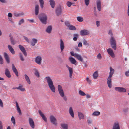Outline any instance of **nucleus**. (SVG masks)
<instances>
[{
  "mask_svg": "<svg viewBox=\"0 0 129 129\" xmlns=\"http://www.w3.org/2000/svg\"><path fill=\"white\" fill-rule=\"evenodd\" d=\"M39 7L38 5H36L35 6V15L37 16L39 13Z\"/></svg>",
  "mask_w": 129,
  "mask_h": 129,
  "instance_id": "16",
  "label": "nucleus"
},
{
  "mask_svg": "<svg viewBox=\"0 0 129 129\" xmlns=\"http://www.w3.org/2000/svg\"><path fill=\"white\" fill-rule=\"evenodd\" d=\"M9 36L10 37V39L12 45H14L16 44V42L14 38L11 35H9Z\"/></svg>",
  "mask_w": 129,
  "mask_h": 129,
  "instance_id": "17",
  "label": "nucleus"
},
{
  "mask_svg": "<svg viewBox=\"0 0 129 129\" xmlns=\"http://www.w3.org/2000/svg\"><path fill=\"white\" fill-rule=\"evenodd\" d=\"M69 29L70 30H75L76 29V28L73 25H70L69 26Z\"/></svg>",
  "mask_w": 129,
  "mask_h": 129,
  "instance_id": "43",
  "label": "nucleus"
},
{
  "mask_svg": "<svg viewBox=\"0 0 129 129\" xmlns=\"http://www.w3.org/2000/svg\"><path fill=\"white\" fill-rule=\"evenodd\" d=\"M110 72H109L110 77L111 76H112L114 73V70L111 67H110Z\"/></svg>",
  "mask_w": 129,
  "mask_h": 129,
  "instance_id": "32",
  "label": "nucleus"
},
{
  "mask_svg": "<svg viewBox=\"0 0 129 129\" xmlns=\"http://www.w3.org/2000/svg\"><path fill=\"white\" fill-rule=\"evenodd\" d=\"M61 97L66 102L67 101V97L66 96L64 95L63 97Z\"/></svg>",
  "mask_w": 129,
  "mask_h": 129,
  "instance_id": "55",
  "label": "nucleus"
},
{
  "mask_svg": "<svg viewBox=\"0 0 129 129\" xmlns=\"http://www.w3.org/2000/svg\"><path fill=\"white\" fill-rule=\"evenodd\" d=\"M72 4V3L68 1L67 3V5L68 7H71Z\"/></svg>",
  "mask_w": 129,
  "mask_h": 129,
  "instance_id": "53",
  "label": "nucleus"
},
{
  "mask_svg": "<svg viewBox=\"0 0 129 129\" xmlns=\"http://www.w3.org/2000/svg\"><path fill=\"white\" fill-rule=\"evenodd\" d=\"M50 4L52 8H54L55 5V3L54 0H49Z\"/></svg>",
  "mask_w": 129,
  "mask_h": 129,
  "instance_id": "25",
  "label": "nucleus"
},
{
  "mask_svg": "<svg viewBox=\"0 0 129 129\" xmlns=\"http://www.w3.org/2000/svg\"><path fill=\"white\" fill-rule=\"evenodd\" d=\"M108 34L110 35L111 38L110 41L111 47L114 50H116L117 48L116 41L113 37V35L111 30H110L109 31Z\"/></svg>",
  "mask_w": 129,
  "mask_h": 129,
  "instance_id": "2",
  "label": "nucleus"
},
{
  "mask_svg": "<svg viewBox=\"0 0 129 129\" xmlns=\"http://www.w3.org/2000/svg\"><path fill=\"white\" fill-rule=\"evenodd\" d=\"M12 70L16 69L14 64H12Z\"/></svg>",
  "mask_w": 129,
  "mask_h": 129,
  "instance_id": "60",
  "label": "nucleus"
},
{
  "mask_svg": "<svg viewBox=\"0 0 129 129\" xmlns=\"http://www.w3.org/2000/svg\"><path fill=\"white\" fill-rule=\"evenodd\" d=\"M69 72V76L70 78H71L72 75L73 71V69L72 68H70L68 69Z\"/></svg>",
  "mask_w": 129,
  "mask_h": 129,
  "instance_id": "36",
  "label": "nucleus"
},
{
  "mask_svg": "<svg viewBox=\"0 0 129 129\" xmlns=\"http://www.w3.org/2000/svg\"><path fill=\"white\" fill-rule=\"evenodd\" d=\"M79 94L82 96H84L86 95L81 90H80L79 91Z\"/></svg>",
  "mask_w": 129,
  "mask_h": 129,
  "instance_id": "45",
  "label": "nucleus"
},
{
  "mask_svg": "<svg viewBox=\"0 0 129 129\" xmlns=\"http://www.w3.org/2000/svg\"><path fill=\"white\" fill-rule=\"evenodd\" d=\"M8 48L9 51L12 54H15L14 50L11 45H8Z\"/></svg>",
  "mask_w": 129,
  "mask_h": 129,
  "instance_id": "23",
  "label": "nucleus"
},
{
  "mask_svg": "<svg viewBox=\"0 0 129 129\" xmlns=\"http://www.w3.org/2000/svg\"><path fill=\"white\" fill-rule=\"evenodd\" d=\"M69 60L70 62L73 64H75L76 62L75 59L72 57H69Z\"/></svg>",
  "mask_w": 129,
  "mask_h": 129,
  "instance_id": "31",
  "label": "nucleus"
},
{
  "mask_svg": "<svg viewBox=\"0 0 129 129\" xmlns=\"http://www.w3.org/2000/svg\"><path fill=\"white\" fill-rule=\"evenodd\" d=\"M13 72L15 73V74L17 76H18V74L17 69L14 70H13Z\"/></svg>",
  "mask_w": 129,
  "mask_h": 129,
  "instance_id": "52",
  "label": "nucleus"
},
{
  "mask_svg": "<svg viewBox=\"0 0 129 129\" xmlns=\"http://www.w3.org/2000/svg\"><path fill=\"white\" fill-rule=\"evenodd\" d=\"M47 81L48 86L51 91L53 92H55V88L51 77L49 76H47L45 78Z\"/></svg>",
  "mask_w": 129,
  "mask_h": 129,
  "instance_id": "1",
  "label": "nucleus"
},
{
  "mask_svg": "<svg viewBox=\"0 0 129 129\" xmlns=\"http://www.w3.org/2000/svg\"><path fill=\"white\" fill-rule=\"evenodd\" d=\"M25 78L27 82L29 84H30V80L28 76L26 74L24 75Z\"/></svg>",
  "mask_w": 129,
  "mask_h": 129,
  "instance_id": "30",
  "label": "nucleus"
},
{
  "mask_svg": "<svg viewBox=\"0 0 129 129\" xmlns=\"http://www.w3.org/2000/svg\"><path fill=\"white\" fill-rule=\"evenodd\" d=\"M96 24L97 27H99L100 25V22L98 21L96 22Z\"/></svg>",
  "mask_w": 129,
  "mask_h": 129,
  "instance_id": "63",
  "label": "nucleus"
},
{
  "mask_svg": "<svg viewBox=\"0 0 129 129\" xmlns=\"http://www.w3.org/2000/svg\"><path fill=\"white\" fill-rule=\"evenodd\" d=\"M0 129H3L2 123L1 120H0Z\"/></svg>",
  "mask_w": 129,
  "mask_h": 129,
  "instance_id": "61",
  "label": "nucleus"
},
{
  "mask_svg": "<svg viewBox=\"0 0 129 129\" xmlns=\"http://www.w3.org/2000/svg\"><path fill=\"white\" fill-rule=\"evenodd\" d=\"M50 119L51 122L53 124L55 125H57V119L54 116L52 115H51Z\"/></svg>",
  "mask_w": 129,
  "mask_h": 129,
  "instance_id": "7",
  "label": "nucleus"
},
{
  "mask_svg": "<svg viewBox=\"0 0 129 129\" xmlns=\"http://www.w3.org/2000/svg\"><path fill=\"white\" fill-rule=\"evenodd\" d=\"M107 51L109 54L112 57H114V53L112 50L111 48L108 49L107 50Z\"/></svg>",
  "mask_w": 129,
  "mask_h": 129,
  "instance_id": "14",
  "label": "nucleus"
},
{
  "mask_svg": "<svg viewBox=\"0 0 129 129\" xmlns=\"http://www.w3.org/2000/svg\"><path fill=\"white\" fill-rule=\"evenodd\" d=\"M80 33L81 36H83L89 34V33L88 30L84 29L81 30L80 32Z\"/></svg>",
  "mask_w": 129,
  "mask_h": 129,
  "instance_id": "15",
  "label": "nucleus"
},
{
  "mask_svg": "<svg viewBox=\"0 0 129 129\" xmlns=\"http://www.w3.org/2000/svg\"><path fill=\"white\" fill-rule=\"evenodd\" d=\"M35 71V74L38 77H39L40 76L39 73L37 69L35 68L34 69Z\"/></svg>",
  "mask_w": 129,
  "mask_h": 129,
  "instance_id": "37",
  "label": "nucleus"
},
{
  "mask_svg": "<svg viewBox=\"0 0 129 129\" xmlns=\"http://www.w3.org/2000/svg\"><path fill=\"white\" fill-rule=\"evenodd\" d=\"M96 3L98 10L100 11L101 10L102 4L101 0H96Z\"/></svg>",
  "mask_w": 129,
  "mask_h": 129,
  "instance_id": "9",
  "label": "nucleus"
},
{
  "mask_svg": "<svg viewBox=\"0 0 129 129\" xmlns=\"http://www.w3.org/2000/svg\"><path fill=\"white\" fill-rule=\"evenodd\" d=\"M125 75L127 76H129V70L125 72Z\"/></svg>",
  "mask_w": 129,
  "mask_h": 129,
  "instance_id": "64",
  "label": "nucleus"
},
{
  "mask_svg": "<svg viewBox=\"0 0 129 129\" xmlns=\"http://www.w3.org/2000/svg\"><path fill=\"white\" fill-rule=\"evenodd\" d=\"M115 90L119 92H126V89L123 87H116L115 88Z\"/></svg>",
  "mask_w": 129,
  "mask_h": 129,
  "instance_id": "11",
  "label": "nucleus"
},
{
  "mask_svg": "<svg viewBox=\"0 0 129 129\" xmlns=\"http://www.w3.org/2000/svg\"><path fill=\"white\" fill-rule=\"evenodd\" d=\"M87 121L89 124H91L92 123V119L90 117H88Z\"/></svg>",
  "mask_w": 129,
  "mask_h": 129,
  "instance_id": "41",
  "label": "nucleus"
},
{
  "mask_svg": "<svg viewBox=\"0 0 129 129\" xmlns=\"http://www.w3.org/2000/svg\"><path fill=\"white\" fill-rule=\"evenodd\" d=\"M64 47V43L61 39L60 40V48L62 52Z\"/></svg>",
  "mask_w": 129,
  "mask_h": 129,
  "instance_id": "26",
  "label": "nucleus"
},
{
  "mask_svg": "<svg viewBox=\"0 0 129 129\" xmlns=\"http://www.w3.org/2000/svg\"><path fill=\"white\" fill-rule=\"evenodd\" d=\"M84 2L85 5L88 6L90 3V0H84Z\"/></svg>",
  "mask_w": 129,
  "mask_h": 129,
  "instance_id": "47",
  "label": "nucleus"
},
{
  "mask_svg": "<svg viewBox=\"0 0 129 129\" xmlns=\"http://www.w3.org/2000/svg\"><path fill=\"white\" fill-rule=\"evenodd\" d=\"M69 113L70 115L72 118L74 117V111L72 107H70L69 110Z\"/></svg>",
  "mask_w": 129,
  "mask_h": 129,
  "instance_id": "24",
  "label": "nucleus"
},
{
  "mask_svg": "<svg viewBox=\"0 0 129 129\" xmlns=\"http://www.w3.org/2000/svg\"><path fill=\"white\" fill-rule=\"evenodd\" d=\"M4 57L8 63H10V59L8 55L6 53H4Z\"/></svg>",
  "mask_w": 129,
  "mask_h": 129,
  "instance_id": "19",
  "label": "nucleus"
},
{
  "mask_svg": "<svg viewBox=\"0 0 129 129\" xmlns=\"http://www.w3.org/2000/svg\"><path fill=\"white\" fill-rule=\"evenodd\" d=\"M23 37L25 41L27 42L28 43H29L30 42L29 40L28 39L27 37H26L23 36Z\"/></svg>",
  "mask_w": 129,
  "mask_h": 129,
  "instance_id": "50",
  "label": "nucleus"
},
{
  "mask_svg": "<svg viewBox=\"0 0 129 129\" xmlns=\"http://www.w3.org/2000/svg\"><path fill=\"white\" fill-rule=\"evenodd\" d=\"M19 57L21 60L22 61H23L24 60V59L23 57V55L21 53H20L19 54Z\"/></svg>",
  "mask_w": 129,
  "mask_h": 129,
  "instance_id": "42",
  "label": "nucleus"
},
{
  "mask_svg": "<svg viewBox=\"0 0 129 129\" xmlns=\"http://www.w3.org/2000/svg\"><path fill=\"white\" fill-rule=\"evenodd\" d=\"M5 74L6 76L8 78L11 77L10 72L8 69H6L5 70Z\"/></svg>",
  "mask_w": 129,
  "mask_h": 129,
  "instance_id": "21",
  "label": "nucleus"
},
{
  "mask_svg": "<svg viewBox=\"0 0 129 129\" xmlns=\"http://www.w3.org/2000/svg\"><path fill=\"white\" fill-rule=\"evenodd\" d=\"M100 114V112L98 111H95L92 114V116H97Z\"/></svg>",
  "mask_w": 129,
  "mask_h": 129,
  "instance_id": "39",
  "label": "nucleus"
},
{
  "mask_svg": "<svg viewBox=\"0 0 129 129\" xmlns=\"http://www.w3.org/2000/svg\"><path fill=\"white\" fill-rule=\"evenodd\" d=\"M11 120L12 122L13 123V124L15 125V122L14 117L12 116L11 119Z\"/></svg>",
  "mask_w": 129,
  "mask_h": 129,
  "instance_id": "46",
  "label": "nucleus"
},
{
  "mask_svg": "<svg viewBox=\"0 0 129 129\" xmlns=\"http://www.w3.org/2000/svg\"><path fill=\"white\" fill-rule=\"evenodd\" d=\"M83 44L85 46L87 45L88 46L89 45V43H88L87 41L85 39H84L83 40Z\"/></svg>",
  "mask_w": 129,
  "mask_h": 129,
  "instance_id": "44",
  "label": "nucleus"
},
{
  "mask_svg": "<svg viewBox=\"0 0 129 129\" xmlns=\"http://www.w3.org/2000/svg\"><path fill=\"white\" fill-rule=\"evenodd\" d=\"M112 129H120L119 124L118 121L114 123Z\"/></svg>",
  "mask_w": 129,
  "mask_h": 129,
  "instance_id": "13",
  "label": "nucleus"
},
{
  "mask_svg": "<svg viewBox=\"0 0 129 129\" xmlns=\"http://www.w3.org/2000/svg\"><path fill=\"white\" fill-rule=\"evenodd\" d=\"M8 19H9V21L11 23H14V22L12 20L11 17H9L8 18Z\"/></svg>",
  "mask_w": 129,
  "mask_h": 129,
  "instance_id": "57",
  "label": "nucleus"
},
{
  "mask_svg": "<svg viewBox=\"0 0 129 129\" xmlns=\"http://www.w3.org/2000/svg\"><path fill=\"white\" fill-rule=\"evenodd\" d=\"M55 12L56 15L59 16L62 13V9L61 7L59 6L57 7L55 9Z\"/></svg>",
  "mask_w": 129,
  "mask_h": 129,
  "instance_id": "6",
  "label": "nucleus"
},
{
  "mask_svg": "<svg viewBox=\"0 0 129 129\" xmlns=\"http://www.w3.org/2000/svg\"><path fill=\"white\" fill-rule=\"evenodd\" d=\"M38 17L42 23L45 24H47V17L46 14L44 13H42L39 15Z\"/></svg>",
  "mask_w": 129,
  "mask_h": 129,
  "instance_id": "3",
  "label": "nucleus"
},
{
  "mask_svg": "<svg viewBox=\"0 0 129 129\" xmlns=\"http://www.w3.org/2000/svg\"><path fill=\"white\" fill-rule=\"evenodd\" d=\"M42 60V57L40 55L37 56L35 58V63L39 65H40L41 64Z\"/></svg>",
  "mask_w": 129,
  "mask_h": 129,
  "instance_id": "5",
  "label": "nucleus"
},
{
  "mask_svg": "<svg viewBox=\"0 0 129 129\" xmlns=\"http://www.w3.org/2000/svg\"><path fill=\"white\" fill-rule=\"evenodd\" d=\"M74 38H73V40L74 41H76L79 37V35L77 34H75L73 35Z\"/></svg>",
  "mask_w": 129,
  "mask_h": 129,
  "instance_id": "33",
  "label": "nucleus"
},
{
  "mask_svg": "<svg viewBox=\"0 0 129 129\" xmlns=\"http://www.w3.org/2000/svg\"><path fill=\"white\" fill-rule=\"evenodd\" d=\"M18 89L20 90L21 91H24L25 90L24 88H23L22 86H20L18 87Z\"/></svg>",
  "mask_w": 129,
  "mask_h": 129,
  "instance_id": "49",
  "label": "nucleus"
},
{
  "mask_svg": "<svg viewBox=\"0 0 129 129\" xmlns=\"http://www.w3.org/2000/svg\"><path fill=\"white\" fill-rule=\"evenodd\" d=\"M40 7L41 8L43 9L44 7V0H39Z\"/></svg>",
  "mask_w": 129,
  "mask_h": 129,
  "instance_id": "29",
  "label": "nucleus"
},
{
  "mask_svg": "<svg viewBox=\"0 0 129 129\" xmlns=\"http://www.w3.org/2000/svg\"><path fill=\"white\" fill-rule=\"evenodd\" d=\"M18 47L21 52L25 56H27V54L26 51L22 45H19L18 46Z\"/></svg>",
  "mask_w": 129,
  "mask_h": 129,
  "instance_id": "10",
  "label": "nucleus"
},
{
  "mask_svg": "<svg viewBox=\"0 0 129 129\" xmlns=\"http://www.w3.org/2000/svg\"><path fill=\"white\" fill-rule=\"evenodd\" d=\"M16 106L17 110L18 112L19 113V114L20 115H21V110L20 108L18 106V103L17 102H16Z\"/></svg>",
  "mask_w": 129,
  "mask_h": 129,
  "instance_id": "34",
  "label": "nucleus"
},
{
  "mask_svg": "<svg viewBox=\"0 0 129 129\" xmlns=\"http://www.w3.org/2000/svg\"><path fill=\"white\" fill-rule=\"evenodd\" d=\"M39 113L41 116L42 117L43 120L46 122L47 121V118L42 113L40 110L39 111Z\"/></svg>",
  "mask_w": 129,
  "mask_h": 129,
  "instance_id": "22",
  "label": "nucleus"
},
{
  "mask_svg": "<svg viewBox=\"0 0 129 129\" xmlns=\"http://www.w3.org/2000/svg\"><path fill=\"white\" fill-rule=\"evenodd\" d=\"M57 88L60 95L61 97H63L64 95V94L62 87L60 85H58L57 86Z\"/></svg>",
  "mask_w": 129,
  "mask_h": 129,
  "instance_id": "8",
  "label": "nucleus"
},
{
  "mask_svg": "<svg viewBox=\"0 0 129 129\" xmlns=\"http://www.w3.org/2000/svg\"><path fill=\"white\" fill-rule=\"evenodd\" d=\"M52 26L51 25H49L48 26L47 28L46 29V31L48 33H51L52 30Z\"/></svg>",
  "mask_w": 129,
  "mask_h": 129,
  "instance_id": "28",
  "label": "nucleus"
},
{
  "mask_svg": "<svg viewBox=\"0 0 129 129\" xmlns=\"http://www.w3.org/2000/svg\"><path fill=\"white\" fill-rule=\"evenodd\" d=\"M97 57L99 59H101L102 58L101 54L100 53H99L98 54Z\"/></svg>",
  "mask_w": 129,
  "mask_h": 129,
  "instance_id": "54",
  "label": "nucleus"
},
{
  "mask_svg": "<svg viewBox=\"0 0 129 129\" xmlns=\"http://www.w3.org/2000/svg\"><path fill=\"white\" fill-rule=\"evenodd\" d=\"M0 63L3 64V60L2 56L0 55Z\"/></svg>",
  "mask_w": 129,
  "mask_h": 129,
  "instance_id": "51",
  "label": "nucleus"
},
{
  "mask_svg": "<svg viewBox=\"0 0 129 129\" xmlns=\"http://www.w3.org/2000/svg\"><path fill=\"white\" fill-rule=\"evenodd\" d=\"M28 121L29 125L32 128H35V125L34 121L33 119L31 118H29Z\"/></svg>",
  "mask_w": 129,
  "mask_h": 129,
  "instance_id": "12",
  "label": "nucleus"
},
{
  "mask_svg": "<svg viewBox=\"0 0 129 129\" xmlns=\"http://www.w3.org/2000/svg\"><path fill=\"white\" fill-rule=\"evenodd\" d=\"M14 15L16 17H19L18 13L16 12H15L13 13Z\"/></svg>",
  "mask_w": 129,
  "mask_h": 129,
  "instance_id": "56",
  "label": "nucleus"
},
{
  "mask_svg": "<svg viewBox=\"0 0 129 129\" xmlns=\"http://www.w3.org/2000/svg\"><path fill=\"white\" fill-rule=\"evenodd\" d=\"M65 24L67 27H69L70 25V23L68 21L66 22H65Z\"/></svg>",
  "mask_w": 129,
  "mask_h": 129,
  "instance_id": "58",
  "label": "nucleus"
},
{
  "mask_svg": "<svg viewBox=\"0 0 129 129\" xmlns=\"http://www.w3.org/2000/svg\"><path fill=\"white\" fill-rule=\"evenodd\" d=\"M78 115L79 120L84 119V117L83 114L82 113L78 112Z\"/></svg>",
  "mask_w": 129,
  "mask_h": 129,
  "instance_id": "27",
  "label": "nucleus"
},
{
  "mask_svg": "<svg viewBox=\"0 0 129 129\" xmlns=\"http://www.w3.org/2000/svg\"><path fill=\"white\" fill-rule=\"evenodd\" d=\"M98 76V74L97 71H95L93 73V78L94 79H96Z\"/></svg>",
  "mask_w": 129,
  "mask_h": 129,
  "instance_id": "35",
  "label": "nucleus"
},
{
  "mask_svg": "<svg viewBox=\"0 0 129 129\" xmlns=\"http://www.w3.org/2000/svg\"><path fill=\"white\" fill-rule=\"evenodd\" d=\"M0 106L2 107H3V102L1 99H0Z\"/></svg>",
  "mask_w": 129,
  "mask_h": 129,
  "instance_id": "62",
  "label": "nucleus"
},
{
  "mask_svg": "<svg viewBox=\"0 0 129 129\" xmlns=\"http://www.w3.org/2000/svg\"><path fill=\"white\" fill-rule=\"evenodd\" d=\"M38 42V40L35 38H33L32 39L31 41L29 43L30 44V45L32 46H34L35 45L36 43Z\"/></svg>",
  "mask_w": 129,
  "mask_h": 129,
  "instance_id": "20",
  "label": "nucleus"
},
{
  "mask_svg": "<svg viewBox=\"0 0 129 129\" xmlns=\"http://www.w3.org/2000/svg\"><path fill=\"white\" fill-rule=\"evenodd\" d=\"M86 80L89 84H90L91 83V80L88 77L86 78Z\"/></svg>",
  "mask_w": 129,
  "mask_h": 129,
  "instance_id": "59",
  "label": "nucleus"
},
{
  "mask_svg": "<svg viewBox=\"0 0 129 129\" xmlns=\"http://www.w3.org/2000/svg\"><path fill=\"white\" fill-rule=\"evenodd\" d=\"M61 127L63 129H68V125L67 124H61Z\"/></svg>",
  "mask_w": 129,
  "mask_h": 129,
  "instance_id": "38",
  "label": "nucleus"
},
{
  "mask_svg": "<svg viewBox=\"0 0 129 129\" xmlns=\"http://www.w3.org/2000/svg\"><path fill=\"white\" fill-rule=\"evenodd\" d=\"M77 20L80 22H82L83 20V19L82 17L78 16L77 17Z\"/></svg>",
  "mask_w": 129,
  "mask_h": 129,
  "instance_id": "40",
  "label": "nucleus"
},
{
  "mask_svg": "<svg viewBox=\"0 0 129 129\" xmlns=\"http://www.w3.org/2000/svg\"><path fill=\"white\" fill-rule=\"evenodd\" d=\"M24 19H21L20 20V21H19L18 24L20 25H21V24L24 23Z\"/></svg>",
  "mask_w": 129,
  "mask_h": 129,
  "instance_id": "48",
  "label": "nucleus"
},
{
  "mask_svg": "<svg viewBox=\"0 0 129 129\" xmlns=\"http://www.w3.org/2000/svg\"><path fill=\"white\" fill-rule=\"evenodd\" d=\"M71 55L75 57L79 61L82 62H83L84 66L86 67L87 66V64L86 62L83 61V60L81 56L77 53H75L74 52L72 51L70 52Z\"/></svg>",
  "mask_w": 129,
  "mask_h": 129,
  "instance_id": "4",
  "label": "nucleus"
},
{
  "mask_svg": "<svg viewBox=\"0 0 129 129\" xmlns=\"http://www.w3.org/2000/svg\"><path fill=\"white\" fill-rule=\"evenodd\" d=\"M112 77L111 76L110 77V76H109L107 79V83L108 87L110 88H111L112 87L111 80V79Z\"/></svg>",
  "mask_w": 129,
  "mask_h": 129,
  "instance_id": "18",
  "label": "nucleus"
}]
</instances>
